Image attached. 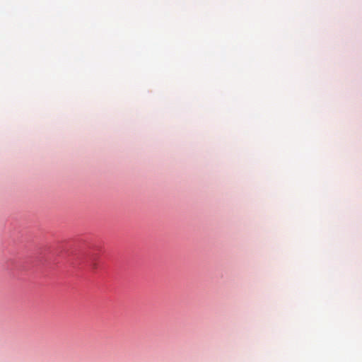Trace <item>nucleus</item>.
Instances as JSON below:
<instances>
[{"label":"nucleus","instance_id":"1","mask_svg":"<svg viewBox=\"0 0 362 362\" xmlns=\"http://www.w3.org/2000/svg\"><path fill=\"white\" fill-rule=\"evenodd\" d=\"M93 269H96V267H97L96 264H93Z\"/></svg>","mask_w":362,"mask_h":362}]
</instances>
